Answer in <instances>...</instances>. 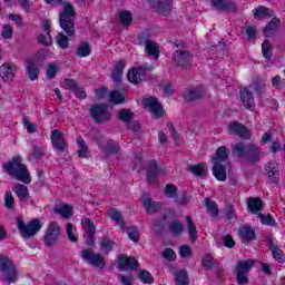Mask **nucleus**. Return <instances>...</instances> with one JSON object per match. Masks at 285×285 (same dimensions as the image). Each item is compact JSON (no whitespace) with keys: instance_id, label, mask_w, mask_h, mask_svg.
Returning <instances> with one entry per match:
<instances>
[{"instance_id":"1","label":"nucleus","mask_w":285,"mask_h":285,"mask_svg":"<svg viewBox=\"0 0 285 285\" xmlns=\"http://www.w3.org/2000/svg\"><path fill=\"white\" fill-rule=\"evenodd\" d=\"M3 169L10 177H13L18 181H22L23 184H30L32 181L28 166L23 164L21 156H16L10 161L3 164Z\"/></svg>"},{"instance_id":"2","label":"nucleus","mask_w":285,"mask_h":285,"mask_svg":"<svg viewBox=\"0 0 285 285\" xmlns=\"http://www.w3.org/2000/svg\"><path fill=\"white\" fill-rule=\"evenodd\" d=\"M230 157V151L226 146H220L216 149L212 157L213 175L218 181H226V165Z\"/></svg>"},{"instance_id":"3","label":"nucleus","mask_w":285,"mask_h":285,"mask_svg":"<svg viewBox=\"0 0 285 285\" xmlns=\"http://www.w3.org/2000/svg\"><path fill=\"white\" fill-rule=\"evenodd\" d=\"M177 50L173 55V61L183 70H188L193 67V53L188 51L181 40H176L174 43Z\"/></svg>"},{"instance_id":"4","label":"nucleus","mask_w":285,"mask_h":285,"mask_svg":"<svg viewBox=\"0 0 285 285\" xmlns=\"http://www.w3.org/2000/svg\"><path fill=\"white\" fill-rule=\"evenodd\" d=\"M60 28L68 37L75 35V7L69 2L63 3L62 12H60Z\"/></svg>"},{"instance_id":"5","label":"nucleus","mask_w":285,"mask_h":285,"mask_svg":"<svg viewBox=\"0 0 285 285\" xmlns=\"http://www.w3.org/2000/svg\"><path fill=\"white\" fill-rule=\"evenodd\" d=\"M18 230H20V235L23 239H30V237H35L41 230V220L39 218H33L29 223L24 224L23 219H17Z\"/></svg>"},{"instance_id":"6","label":"nucleus","mask_w":285,"mask_h":285,"mask_svg":"<svg viewBox=\"0 0 285 285\" xmlns=\"http://www.w3.org/2000/svg\"><path fill=\"white\" fill-rule=\"evenodd\" d=\"M81 258L83 262H87L90 266H94L95 268H100V271H104V267L106 266V259L102 257L101 254L95 253L91 248H86L80 252Z\"/></svg>"},{"instance_id":"7","label":"nucleus","mask_w":285,"mask_h":285,"mask_svg":"<svg viewBox=\"0 0 285 285\" xmlns=\"http://www.w3.org/2000/svg\"><path fill=\"white\" fill-rule=\"evenodd\" d=\"M0 271L9 284L17 282V268L10 258L7 256L0 257Z\"/></svg>"},{"instance_id":"8","label":"nucleus","mask_w":285,"mask_h":285,"mask_svg":"<svg viewBox=\"0 0 285 285\" xmlns=\"http://www.w3.org/2000/svg\"><path fill=\"white\" fill-rule=\"evenodd\" d=\"M255 266V262L247 261H238L236 264V282L237 284H248V273H250L252 268Z\"/></svg>"},{"instance_id":"9","label":"nucleus","mask_w":285,"mask_h":285,"mask_svg":"<svg viewBox=\"0 0 285 285\" xmlns=\"http://www.w3.org/2000/svg\"><path fill=\"white\" fill-rule=\"evenodd\" d=\"M61 237V225L57 222L49 223L46 234H45V244L46 246H55Z\"/></svg>"},{"instance_id":"10","label":"nucleus","mask_w":285,"mask_h":285,"mask_svg":"<svg viewBox=\"0 0 285 285\" xmlns=\"http://www.w3.org/2000/svg\"><path fill=\"white\" fill-rule=\"evenodd\" d=\"M90 115L96 124H106L110 121V112L107 105H94Z\"/></svg>"},{"instance_id":"11","label":"nucleus","mask_w":285,"mask_h":285,"mask_svg":"<svg viewBox=\"0 0 285 285\" xmlns=\"http://www.w3.org/2000/svg\"><path fill=\"white\" fill-rule=\"evenodd\" d=\"M142 104L146 108H148V110L151 112L155 119H159L164 117V107L161 106V104H159L157 98L155 97L145 98L142 100Z\"/></svg>"},{"instance_id":"12","label":"nucleus","mask_w":285,"mask_h":285,"mask_svg":"<svg viewBox=\"0 0 285 285\" xmlns=\"http://www.w3.org/2000/svg\"><path fill=\"white\" fill-rule=\"evenodd\" d=\"M81 226L88 236L87 245L95 246V235H97V227L95 226V223L90 218H83L81 220Z\"/></svg>"},{"instance_id":"13","label":"nucleus","mask_w":285,"mask_h":285,"mask_svg":"<svg viewBox=\"0 0 285 285\" xmlns=\"http://www.w3.org/2000/svg\"><path fill=\"white\" fill-rule=\"evenodd\" d=\"M147 70L148 69L144 66L131 68L127 75L128 81H130V83H140V81L146 79Z\"/></svg>"},{"instance_id":"14","label":"nucleus","mask_w":285,"mask_h":285,"mask_svg":"<svg viewBox=\"0 0 285 285\" xmlns=\"http://www.w3.org/2000/svg\"><path fill=\"white\" fill-rule=\"evenodd\" d=\"M151 3L153 8L157 11L158 14H170V10H173V3L170 0H147Z\"/></svg>"},{"instance_id":"15","label":"nucleus","mask_w":285,"mask_h":285,"mask_svg":"<svg viewBox=\"0 0 285 285\" xmlns=\"http://www.w3.org/2000/svg\"><path fill=\"white\" fill-rule=\"evenodd\" d=\"M119 271H137L139 268V263L135 257L120 256L118 258Z\"/></svg>"},{"instance_id":"16","label":"nucleus","mask_w":285,"mask_h":285,"mask_svg":"<svg viewBox=\"0 0 285 285\" xmlns=\"http://www.w3.org/2000/svg\"><path fill=\"white\" fill-rule=\"evenodd\" d=\"M206 97V89L204 87H194L185 90L184 98L186 101H197Z\"/></svg>"},{"instance_id":"17","label":"nucleus","mask_w":285,"mask_h":285,"mask_svg":"<svg viewBox=\"0 0 285 285\" xmlns=\"http://www.w3.org/2000/svg\"><path fill=\"white\" fill-rule=\"evenodd\" d=\"M51 144L56 150L63 153L67 148L66 138L58 129L51 131Z\"/></svg>"},{"instance_id":"18","label":"nucleus","mask_w":285,"mask_h":285,"mask_svg":"<svg viewBox=\"0 0 285 285\" xmlns=\"http://www.w3.org/2000/svg\"><path fill=\"white\" fill-rule=\"evenodd\" d=\"M17 73V66L12 62H6L0 67V77L4 81H12L14 79V75Z\"/></svg>"},{"instance_id":"19","label":"nucleus","mask_w":285,"mask_h":285,"mask_svg":"<svg viewBox=\"0 0 285 285\" xmlns=\"http://www.w3.org/2000/svg\"><path fill=\"white\" fill-rule=\"evenodd\" d=\"M265 170L272 184H279V167L277 166V163L275 160H271L266 165Z\"/></svg>"},{"instance_id":"20","label":"nucleus","mask_w":285,"mask_h":285,"mask_svg":"<svg viewBox=\"0 0 285 285\" xmlns=\"http://www.w3.org/2000/svg\"><path fill=\"white\" fill-rule=\"evenodd\" d=\"M262 156V150L257 145L249 144L247 145V154L245 156L246 161H250L252 164H255L259 160V157Z\"/></svg>"},{"instance_id":"21","label":"nucleus","mask_w":285,"mask_h":285,"mask_svg":"<svg viewBox=\"0 0 285 285\" xmlns=\"http://www.w3.org/2000/svg\"><path fill=\"white\" fill-rule=\"evenodd\" d=\"M240 101H243L244 107L247 110H253L255 108V98H253V92L248 89H240Z\"/></svg>"},{"instance_id":"22","label":"nucleus","mask_w":285,"mask_h":285,"mask_svg":"<svg viewBox=\"0 0 285 285\" xmlns=\"http://www.w3.org/2000/svg\"><path fill=\"white\" fill-rule=\"evenodd\" d=\"M159 176V167H157V161L151 160L149 163V167L147 169V181L151 186H155L157 184V177Z\"/></svg>"},{"instance_id":"23","label":"nucleus","mask_w":285,"mask_h":285,"mask_svg":"<svg viewBox=\"0 0 285 285\" xmlns=\"http://www.w3.org/2000/svg\"><path fill=\"white\" fill-rule=\"evenodd\" d=\"M248 150V145H244V142H236L232 147V157L235 159H246Z\"/></svg>"},{"instance_id":"24","label":"nucleus","mask_w":285,"mask_h":285,"mask_svg":"<svg viewBox=\"0 0 285 285\" xmlns=\"http://www.w3.org/2000/svg\"><path fill=\"white\" fill-rule=\"evenodd\" d=\"M229 129L232 130V132L238 135V137H242V139H250V131H248V128H246V126L239 122L230 124Z\"/></svg>"},{"instance_id":"25","label":"nucleus","mask_w":285,"mask_h":285,"mask_svg":"<svg viewBox=\"0 0 285 285\" xmlns=\"http://www.w3.org/2000/svg\"><path fill=\"white\" fill-rule=\"evenodd\" d=\"M108 216L110 217L111 222H116V226H119L121 230H126V220L124 219L121 212L110 208L108 210Z\"/></svg>"},{"instance_id":"26","label":"nucleus","mask_w":285,"mask_h":285,"mask_svg":"<svg viewBox=\"0 0 285 285\" xmlns=\"http://www.w3.org/2000/svg\"><path fill=\"white\" fill-rule=\"evenodd\" d=\"M27 75L30 81H36V79H39V67L37 66L35 59L27 60Z\"/></svg>"},{"instance_id":"27","label":"nucleus","mask_w":285,"mask_h":285,"mask_svg":"<svg viewBox=\"0 0 285 285\" xmlns=\"http://www.w3.org/2000/svg\"><path fill=\"white\" fill-rule=\"evenodd\" d=\"M102 153L109 157V155H119V142L115 140H109L105 146H100Z\"/></svg>"},{"instance_id":"28","label":"nucleus","mask_w":285,"mask_h":285,"mask_svg":"<svg viewBox=\"0 0 285 285\" xmlns=\"http://www.w3.org/2000/svg\"><path fill=\"white\" fill-rule=\"evenodd\" d=\"M42 26L45 28V32L47 33V38L46 40H43L46 35L40 33L38 37L39 43H42V46H52V36L50 35V21L43 20Z\"/></svg>"},{"instance_id":"29","label":"nucleus","mask_w":285,"mask_h":285,"mask_svg":"<svg viewBox=\"0 0 285 285\" xmlns=\"http://www.w3.org/2000/svg\"><path fill=\"white\" fill-rule=\"evenodd\" d=\"M124 68H126V63L124 61L116 63L111 73V78L115 83H121V79L124 77Z\"/></svg>"},{"instance_id":"30","label":"nucleus","mask_w":285,"mask_h":285,"mask_svg":"<svg viewBox=\"0 0 285 285\" xmlns=\"http://www.w3.org/2000/svg\"><path fill=\"white\" fill-rule=\"evenodd\" d=\"M238 235L243 242H253L255 239V230L250 226H243L238 229Z\"/></svg>"},{"instance_id":"31","label":"nucleus","mask_w":285,"mask_h":285,"mask_svg":"<svg viewBox=\"0 0 285 285\" xmlns=\"http://www.w3.org/2000/svg\"><path fill=\"white\" fill-rule=\"evenodd\" d=\"M57 215H60L62 219H70L72 217V207L66 204H59L53 209Z\"/></svg>"},{"instance_id":"32","label":"nucleus","mask_w":285,"mask_h":285,"mask_svg":"<svg viewBox=\"0 0 285 285\" xmlns=\"http://www.w3.org/2000/svg\"><path fill=\"white\" fill-rule=\"evenodd\" d=\"M187 222V233L189 235V239L193 244L197 242V226H195V222H193V217L186 216Z\"/></svg>"},{"instance_id":"33","label":"nucleus","mask_w":285,"mask_h":285,"mask_svg":"<svg viewBox=\"0 0 285 285\" xmlns=\"http://www.w3.org/2000/svg\"><path fill=\"white\" fill-rule=\"evenodd\" d=\"M278 28H279V19L273 18L264 28L265 37H273V35L277 32Z\"/></svg>"},{"instance_id":"34","label":"nucleus","mask_w":285,"mask_h":285,"mask_svg":"<svg viewBox=\"0 0 285 285\" xmlns=\"http://www.w3.org/2000/svg\"><path fill=\"white\" fill-rule=\"evenodd\" d=\"M213 8L219 12L230 10L233 8V2L230 0H210Z\"/></svg>"},{"instance_id":"35","label":"nucleus","mask_w":285,"mask_h":285,"mask_svg":"<svg viewBox=\"0 0 285 285\" xmlns=\"http://www.w3.org/2000/svg\"><path fill=\"white\" fill-rule=\"evenodd\" d=\"M262 198L259 197H249L247 200V208L250 210V213H259L262 210Z\"/></svg>"},{"instance_id":"36","label":"nucleus","mask_w":285,"mask_h":285,"mask_svg":"<svg viewBox=\"0 0 285 285\" xmlns=\"http://www.w3.org/2000/svg\"><path fill=\"white\" fill-rule=\"evenodd\" d=\"M13 193H16V195L18 196V199H20V202H26L30 195V193L28 191V187L26 185H21V184H17L13 187Z\"/></svg>"},{"instance_id":"37","label":"nucleus","mask_w":285,"mask_h":285,"mask_svg":"<svg viewBox=\"0 0 285 285\" xmlns=\"http://www.w3.org/2000/svg\"><path fill=\"white\" fill-rule=\"evenodd\" d=\"M275 13L273 10L266 7H258L254 10V17L255 19H268L273 17Z\"/></svg>"},{"instance_id":"38","label":"nucleus","mask_w":285,"mask_h":285,"mask_svg":"<svg viewBox=\"0 0 285 285\" xmlns=\"http://www.w3.org/2000/svg\"><path fill=\"white\" fill-rule=\"evenodd\" d=\"M190 173L198 177H206L208 175V165L202 163L189 167Z\"/></svg>"},{"instance_id":"39","label":"nucleus","mask_w":285,"mask_h":285,"mask_svg":"<svg viewBox=\"0 0 285 285\" xmlns=\"http://www.w3.org/2000/svg\"><path fill=\"white\" fill-rule=\"evenodd\" d=\"M145 50L147 55H150L154 59H159V46L156 42L147 41L145 43Z\"/></svg>"},{"instance_id":"40","label":"nucleus","mask_w":285,"mask_h":285,"mask_svg":"<svg viewBox=\"0 0 285 285\" xmlns=\"http://www.w3.org/2000/svg\"><path fill=\"white\" fill-rule=\"evenodd\" d=\"M91 52L92 49L88 42H81L76 50V55L80 58L90 57Z\"/></svg>"},{"instance_id":"41","label":"nucleus","mask_w":285,"mask_h":285,"mask_svg":"<svg viewBox=\"0 0 285 285\" xmlns=\"http://www.w3.org/2000/svg\"><path fill=\"white\" fill-rule=\"evenodd\" d=\"M184 230V224L179 220H171L169 224V233H171V235H181Z\"/></svg>"},{"instance_id":"42","label":"nucleus","mask_w":285,"mask_h":285,"mask_svg":"<svg viewBox=\"0 0 285 285\" xmlns=\"http://www.w3.org/2000/svg\"><path fill=\"white\" fill-rule=\"evenodd\" d=\"M175 285H188V274L180 269L175 273Z\"/></svg>"},{"instance_id":"43","label":"nucleus","mask_w":285,"mask_h":285,"mask_svg":"<svg viewBox=\"0 0 285 285\" xmlns=\"http://www.w3.org/2000/svg\"><path fill=\"white\" fill-rule=\"evenodd\" d=\"M144 208L147 210L148 215H153V213H157L159 210V205L150 198H145L142 202Z\"/></svg>"},{"instance_id":"44","label":"nucleus","mask_w":285,"mask_h":285,"mask_svg":"<svg viewBox=\"0 0 285 285\" xmlns=\"http://www.w3.org/2000/svg\"><path fill=\"white\" fill-rule=\"evenodd\" d=\"M205 206L207 208V213L213 217H216L217 213H219V208L217 207V203L213 199L206 198Z\"/></svg>"},{"instance_id":"45","label":"nucleus","mask_w":285,"mask_h":285,"mask_svg":"<svg viewBox=\"0 0 285 285\" xmlns=\"http://www.w3.org/2000/svg\"><path fill=\"white\" fill-rule=\"evenodd\" d=\"M269 250L276 262L283 263L284 262V252L279 249V247L275 246L274 244L269 245Z\"/></svg>"},{"instance_id":"46","label":"nucleus","mask_w":285,"mask_h":285,"mask_svg":"<svg viewBox=\"0 0 285 285\" xmlns=\"http://www.w3.org/2000/svg\"><path fill=\"white\" fill-rule=\"evenodd\" d=\"M22 126L26 128V130H27V132H29V135L37 132V124L31 122L30 118H28V117L22 118Z\"/></svg>"},{"instance_id":"47","label":"nucleus","mask_w":285,"mask_h":285,"mask_svg":"<svg viewBox=\"0 0 285 285\" xmlns=\"http://www.w3.org/2000/svg\"><path fill=\"white\" fill-rule=\"evenodd\" d=\"M77 144L79 146L78 156L82 158L88 157V146H86L83 138H77Z\"/></svg>"},{"instance_id":"48","label":"nucleus","mask_w":285,"mask_h":285,"mask_svg":"<svg viewBox=\"0 0 285 285\" xmlns=\"http://www.w3.org/2000/svg\"><path fill=\"white\" fill-rule=\"evenodd\" d=\"M109 97L112 104H124L126 101V97L119 90L111 91Z\"/></svg>"},{"instance_id":"49","label":"nucleus","mask_w":285,"mask_h":285,"mask_svg":"<svg viewBox=\"0 0 285 285\" xmlns=\"http://www.w3.org/2000/svg\"><path fill=\"white\" fill-rule=\"evenodd\" d=\"M119 19L122 26H130L132 23V14L130 13V11L120 12Z\"/></svg>"},{"instance_id":"50","label":"nucleus","mask_w":285,"mask_h":285,"mask_svg":"<svg viewBox=\"0 0 285 285\" xmlns=\"http://www.w3.org/2000/svg\"><path fill=\"white\" fill-rule=\"evenodd\" d=\"M56 41L59 48H62L63 50L70 46V39L63 33H59L56 38Z\"/></svg>"},{"instance_id":"51","label":"nucleus","mask_w":285,"mask_h":285,"mask_svg":"<svg viewBox=\"0 0 285 285\" xmlns=\"http://www.w3.org/2000/svg\"><path fill=\"white\" fill-rule=\"evenodd\" d=\"M115 246V242H112L109 238H102L101 243H100V248L104 253H110V250H112Z\"/></svg>"},{"instance_id":"52","label":"nucleus","mask_w":285,"mask_h":285,"mask_svg":"<svg viewBox=\"0 0 285 285\" xmlns=\"http://www.w3.org/2000/svg\"><path fill=\"white\" fill-rule=\"evenodd\" d=\"M43 157V148L33 147L31 154L29 155L30 161H37V159H41Z\"/></svg>"},{"instance_id":"53","label":"nucleus","mask_w":285,"mask_h":285,"mask_svg":"<svg viewBox=\"0 0 285 285\" xmlns=\"http://www.w3.org/2000/svg\"><path fill=\"white\" fill-rule=\"evenodd\" d=\"M57 72H59V65L55 62L49 63L47 68V77L49 79H55V77L57 76Z\"/></svg>"},{"instance_id":"54","label":"nucleus","mask_w":285,"mask_h":285,"mask_svg":"<svg viewBox=\"0 0 285 285\" xmlns=\"http://www.w3.org/2000/svg\"><path fill=\"white\" fill-rule=\"evenodd\" d=\"M258 217L262 224H265V226H277L275 218H273L271 215L265 216L264 214L259 213Z\"/></svg>"},{"instance_id":"55","label":"nucleus","mask_w":285,"mask_h":285,"mask_svg":"<svg viewBox=\"0 0 285 285\" xmlns=\"http://www.w3.org/2000/svg\"><path fill=\"white\" fill-rule=\"evenodd\" d=\"M165 195L169 199H174V197H177V186H175L173 184L166 185V187H165Z\"/></svg>"},{"instance_id":"56","label":"nucleus","mask_w":285,"mask_h":285,"mask_svg":"<svg viewBox=\"0 0 285 285\" xmlns=\"http://www.w3.org/2000/svg\"><path fill=\"white\" fill-rule=\"evenodd\" d=\"M262 52L265 59H271L273 57V51L271 50V42L265 40L262 45Z\"/></svg>"},{"instance_id":"57","label":"nucleus","mask_w":285,"mask_h":285,"mask_svg":"<svg viewBox=\"0 0 285 285\" xmlns=\"http://www.w3.org/2000/svg\"><path fill=\"white\" fill-rule=\"evenodd\" d=\"M79 85H77V81H75V79H65V81L62 82V88H65L66 90H71L72 92H75L77 90Z\"/></svg>"},{"instance_id":"58","label":"nucleus","mask_w":285,"mask_h":285,"mask_svg":"<svg viewBox=\"0 0 285 285\" xmlns=\"http://www.w3.org/2000/svg\"><path fill=\"white\" fill-rule=\"evenodd\" d=\"M127 235L131 242H139V229L137 227H128Z\"/></svg>"},{"instance_id":"59","label":"nucleus","mask_w":285,"mask_h":285,"mask_svg":"<svg viewBox=\"0 0 285 285\" xmlns=\"http://www.w3.org/2000/svg\"><path fill=\"white\" fill-rule=\"evenodd\" d=\"M4 206L9 209L14 208V196H12V191H7L4 194Z\"/></svg>"},{"instance_id":"60","label":"nucleus","mask_w":285,"mask_h":285,"mask_svg":"<svg viewBox=\"0 0 285 285\" xmlns=\"http://www.w3.org/2000/svg\"><path fill=\"white\" fill-rule=\"evenodd\" d=\"M72 230H73L72 223L67 224L66 233L69 242L77 243L79 238L77 237V235H75V232Z\"/></svg>"},{"instance_id":"61","label":"nucleus","mask_w":285,"mask_h":285,"mask_svg":"<svg viewBox=\"0 0 285 285\" xmlns=\"http://www.w3.org/2000/svg\"><path fill=\"white\" fill-rule=\"evenodd\" d=\"M164 259H167V262H175L177 259V254H175V250L173 248H165L163 252Z\"/></svg>"},{"instance_id":"62","label":"nucleus","mask_w":285,"mask_h":285,"mask_svg":"<svg viewBox=\"0 0 285 285\" xmlns=\"http://www.w3.org/2000/svg\"><path fill=\"white\" fill-rule=\"evenodd\" d=\"M119 119H121V121H125V124H128V121L132 119V112L128 109H122L119 111Z\"/></svg>"},{"instance_id":"63","label":"nucleus","mask_w":285,"mask_h":285,"mask_svg":"<svg viewBox=\"0 0 285 285\" xmlns=\"http://www.w3.org/2000/svg\"><path fill=\"white\" fill-rule=\"evenodd\" d=\"M214 264H215V261L213 259L212 255H206L203 258V266H204V268H207V271H210V268H213Z\"/></svg>"},{"instance_id":"64","label":"nucleus","mask_w":285,"mask_h":285,"mask_svg":"<svg viewBox=\"0 0 285 285\" xmlns=\"http://www.w3.org/2000/svg\"><path fill=\"white\" fill-rule=\"evenodd\" d=\"M12 27L10 24H4L2 27V32H1V36L4 38V39H12Z\"/></svg>"}]
</instances>
